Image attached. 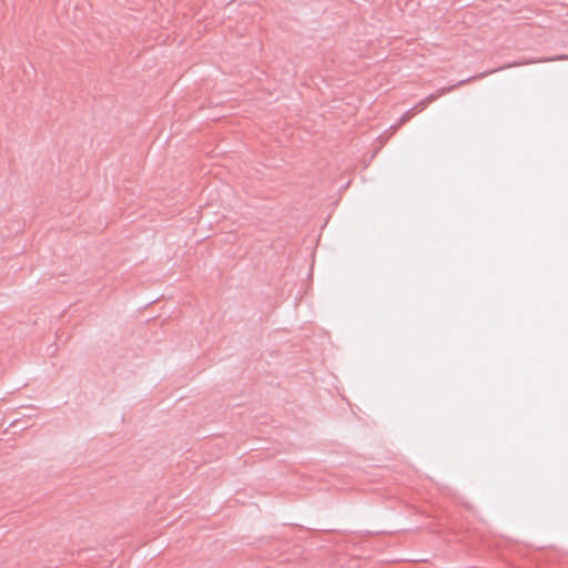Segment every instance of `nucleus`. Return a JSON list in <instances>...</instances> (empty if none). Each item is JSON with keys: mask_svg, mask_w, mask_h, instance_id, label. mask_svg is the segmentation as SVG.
I'll return each mask as SVG.
<instances>
[{"mask_svg": "<svg viewBox=\"0 0 568 568\" xmlns=\"http://www.w3.org/2000/svg\"><path fill=\"white\" fill-rule=\"evenodd\" d=\"M565 60H568V54H558V55H552V57L538 58V59H534V60H529V61L511 62V63H509L507 65L499 67V68H497L495 70L485 71V72H481L479 74H476V75H473V77L459 80L456 84H453V85H449V87L439 88L436 92H433V93L428 94L423 100L425 101L426 104H428V103L437 100L438 98L443 97L444 94L453 91L455 88L460 87L463 84H466V83L470 82L471 80L481 79V78H484L486 75H489V74H491L494 72H497V71H500V70H505V69H508V68L524 65V64H528V63H542V62H555V61H565Z\"/></svg>", "mask_w": 568, "mask_h": 568, "instance_id": "f257e3e1", "label": "nucleus"}, {"mask_svg": "<svg viewBox=\"0 0 568 568\" xmlns=\"http://www.w3.org/2000/svg\"><path fill=\"white\" fill-rule=\"evenodd\" d=\"M414 114H416L415 108H410L409 110L403 113V115L399 119V122L402 123L408 121Z\"/></svg>", "mask_w": 568, "mask_h": 568, "instance_id": "f03ea898", "label": "nucleus"}, {"mask_svg": "<svg viewBox=\"0 0 568 568\" xmlns=\"http://www.w3.org/2000/svg\"><path fill=\"white\" fill-rule=\"evenodd\" d=\"M426 103L424 100H420L416 105H414L413 108H415V112H419L422 110H424L426 108Z\"/></svg>", "mask_w": 568, "mask_h": 568, "instance_id": "7ed1b4c3", "label": "nucleus"}]
</instances>
